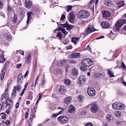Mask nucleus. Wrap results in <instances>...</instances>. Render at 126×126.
<instances>
[{
    "mask_svg": "<svg viewBox=\"0 0 126 126\" xmlns=\"http://www.w3.org/2000/svg\"><path fill=\"white\" fill-rule=\"evenodd\" d=\"M86 65L83 64L81 65L80 67V69L82 71H85L87 70Z\"/></svg>",
    "mask_w": 126,
    "mask_h": 126,
    "instance_id": "35",
    "label": "nucleus"
},
{
    "mask_svg": "<svg viewBox=\"0 0 126 126\" xmlns=\"http://www.w3.org/2000/svg\"><path fill=\"white\" fill-rule=\"evenodd\" d=\"M33 15V14L31 12H29L27 14L28 18L27 21V24H28L29 21L32 18V16Z\"/></svg>",
    "mask_w": 126,
    "mask_h": 126,
    "instance_id": "27",
    "label": "nucleus"
},
{
    "mask_svg": "<svg viewBox=\"0 0 126 126\" xmlns=\"http://www.w3.org/2000/svg\"><path fill=\"white\" fill-rule=\"evenodd\" d=\"M20 84H18L16 87V89L17 91H19L21 90V86Z\"/></svg>",
    "mask_w": 126,
    "mask_h": 126,
    "instance_id": "51",
    "label": "nucleus"
},
{
    "mask_svg": "<svg viewBox=\"0 0 126 126\" xmlns=\"http://www.w3.org/2000/svg\"><path fill=\"white\" fill-rule=\"evenodd\" d=\"M6 102L7 106L8 105L9 106L10 108V107L12 106L13 105V102L10 99H8L6 100ZM9 107L8 108V109H9Z\"/></svg>",
    "mask_w": 126,
    "mask_h": 126,
    "instance_id": "24",
    "label": "nucleus"
},
{
    "mask_svg": "<svg viewBox=\"0 0 126 126\" xmlns=\"http://www.w3.org/2000/svg\"><path fill=\"white\" fill-rule=\"evenodd\" d=\"M118 103L115 102L112 104V106L113 109L118 110Z\"/></svg>",
    "mask_w": 126,
    "mask_h": 126,
    "instance_id": "36",
    "label": "nucleus"
},
{
    "mask_svg": "<svg viewBox=\"0 0 126 126\" xmlns=\"http://www.w3.org/2000/svg\"><path fill=\"white\" fill-rule=\"evenodd\" d=\"M23 79V77L21 73H20L18 76L17 81V84H20L22 83Z\"/></svg>",
    "mask_w": 126,
    "mask_h": 126,
    "instance_id": "15",
    "label": "nucleus"
},
{
    "mask_svg": "<svg viewBox=\"0 0 126 126\" xmlns=\"http://www.w3.org/2000/svg\"><path fill=\"white\" fill-rule=\"evenodd\" d=\"M103 17L106 18L110 16L111 15V14L108 11H103L102 12Z\"/></svg>",
    "mask_w": 126,
    "mask_h": 126,
    "instance_id": "11",
    "label": "nucleus"
},
{
    "mask_svg": "<svg viewBox=\"0 0 126 126\" xmlns=\"http://www.w3.org/2000/svg\"><path fill=\"white\" fill-rule=\"evenodd\" d=\"M20 11V16L22 17L25 14V12L22 9H20L19 10Z\"/></svg>",
    "mask_w": 126,
    "mask_h": 126,
    "instance_id": "43",
    "label": "nucleus"
},
{
    "mask_svg": "<svg viewBox=\"0 0 126 126\" xmlns=\"http://www.w3.org/2000/svg\"><path fill=\"white\" fill-rule=\"evenodd\" d=\"M86 78L84 76L81 75L79 78V81L80 84H84L85 83Z\"/></svg>",
    "mask_w": 126,
    "mask_h": 126,
    "instance_id": "14",
    "label": "nucleus"
},
{
    "mask_svg": "<svg viewBox=\"0 0 126 126\" xmlns=\"http://www.w3.org/2000/svg\"><path fill=\"white\" fill-rule=\"evenodd\" d=\"M58 120L63 123H65L68 122V118L65 116H61L58 117Z\"/></svg>",
    "mask_w": 126,
    "mask_h": 126,
    "instance_id": "6",
    "label": "nucleus"
},
{
    "mask_svg": "<svg viewBox=\"0 0 126 126\" xmlns=\"http://www.w3.org/2000/svg\"><path fill=\"white\" fill-rule=\"evenodd\" d=\"M5 123L7 125H9L10 124V122L9 120H7L5 122Z\"/></svg>",
    "mask_w": 126,
    "mask_h": 126,
    "instance_id": "60",
    "label": "nucleus"
},
{
    "mask_svg": "<svg viewBox=\"0 0 126 126\" xmlns=\"http://www.w3.org/2000/svg\"><path fill=\"white\" fill-rule=\"evenodd\" d=\"M44 74L43 77H42L41 80L42 82L41 83V84L42 85H43L44 84V83L45 82V77H44Z\"/></svg>",
    "mask_w": 126,
    "mask_h": 126,
    "instance_id": "48",
    "label": "nucleus"
},
{
    "mask_svg": "<svg viewBox=\"0 0 126 126\" xmlns=\"http://www.w3.org/2000/svg\"><path fill=\"white\" fill-rule=\"evenodd\" d=\"M8 95L7 94L3 93L1 95V100H5L7 99H8Z\"/></svg>",
    "mask_w": 126,
    "mask_h": 126,
    "instance_id": "21",
    "label": "nucleus"
},
{
    "mask_svg": "<svg viewBox=\"0 0 126 126\" xmlns=\"http://www.w3.org/2000/svg\"><path fill=\"white\" fill-rule=\"evenodd\" d=\"M65 18V16L64 14H62V16L61 18V20L63 21Z\"/></svg>",
    "mask_w": 126,
    "mask_h": 126,
    "instance_id": "55",
    "label": "nucleus"
},
{
    "mask_svg": "<svg viewBox=\"0 0 126 126\" xmlns=\"http://www.w3.org/2000/svg\"><path fill=\"white\" fill-rule=\"evenodd\" d=\"M103 126H108V124L107 122L105 121H103L102 123Z\"/></svg>",
    "mask_w": 126,
    "mask_h": 126,
    "instance_id": "49",
    "label": "nucleus"
},
{
    "mask_svg": "<svg viewBox=\"0 0 126 126\" xmlns=\"http://www.w3.org/2000/svg\"><path fill=\"white\" fill-rule=\"evenodd\" d=\"M59 91L60 93L63 94L66 92V90L65 86H61L59 88Z\"/></svg>",
    "mask_w": 126,
    "mask_h": 126,
    "instance_id": "17",
    "label": "nucleus"
},
{
    "mask_svg": "<svg viewBox=\"0 0 126 126\" xmlns=\"http://www.w3.org/2000/svg\"><path fill=\"white\" fill-rule=\"evenodd\" d=\"M4 75L5 73H3L1 76L0 79L1 80H2L3 79Z\"/></svg>",
    "mask_w": 126,
    "mask_h": 126,
    "instance_id": "58",
    "label": "nucleus"
},
{
    "mask_svg": "<svg viewBox=\"0 0 126 126\" xmlns=\"http://www.w3.org/2000/svg\"><path fill=\"white\" fill-rule=\"evenodd\" d=\"M56 72L58 74H61V69H58L56 70Z\"/></svg>",
    "mask_w": 126,
    "mask_h": 126,
    "instance_id": "54",
    "label": "nucleus"
},
{
    "mask_svg": "<svg viewBox=\"0 0 126 126\" xmlns=\"http://www.w3.org/2000/svg\"><path fill=\"white\" fill-rule=\"evenodd\" d=\"M75 108L72 105L70 106L68 109V111L71 113H73L75 111Z\"/></svg>",
    "mask_w": 126,
    "mask_h": 126,
    "instance_id": "19",
    "label": "nucleus"
},
{
    "mask_svg": "<svg viewBox=\"0 0 126 126\" xmlns=\"http://www.w3.org/2000/svg\"><path fill=\"white\" fill-rule=\"evenodd\" d=\"M91 111L93 113H95L99 110L98 106V105L94 103L92 104L91 107L90 108Z\"/></svg>",
    "mask_w": 126,
    "mask_h": 126,
    "instance_id": "5",
    "label": "nucleus"
},
{
    "mask_svg": "<svg viewBox=\"0 0 126 126\" xmlns=\"http://www.w3.org/2000/svg\"><path fill=\"white\" fill-rule=\"evenodd\" d=\"M16 87L15 86H14V89L13 90L12 93L11 94V96L12 97H14L16 94Z\"/></svg>",
    "mask_w": 126,
    "mask_h": 126,
    "instance_id": "32",
    "label": "nucleus"
},
{
    "mask_svg": "<svg viewBox=\"0 0 126 126\" xmlns=\"http://www.w3.org/2000/svg\"><path fill=\"white\" fill-rule=\"evenodd\" d=\"M8 63V62H6L4 64L3 68H2L1 69V71L2 72L3 71H4L5 69H6V66H7L6 63Z\"/></svg>",
    "mask_w": 126,
    "mask_h": 126,
    "instance_id": "50",
    "label": "nucleus"
},
{
    "mask_svg": "<svg viewBox=\"0 0 126 126\" xmlns=\"http://www.w3.org/2000/svg\"><path fill=\"white\" fill-rule=\"evenodd\" d=\"M94 0H91V1L88 3V5L90 6L91 4H92L94 3Z\"/></svg>",
    "mask_w": 126,
    "mask_h": 126,
    "instance_id": "56",
    "label": "nucleus"
},
{
    "mask_svg": "<svg viewBox=\"0 0 126 126\" xmlns=\"http://www.w3.org/2000/svg\"><path fill=\"white\" fill-rule=\"evenodd\" d=\"M14 17L12 18V21L14 23H15L17 21V18L16 17L17 16V15L15 14V13H14Z\"/></svg>",
    "mask_w": 126,
    "mask_h": 126,
    "instance_id": "38",
    "label": "nucleus"
},
{
    "mask_svg": "<svg viewBox=\"0 0 126 126\" xmlns=\"http://www.w3.org/2000/svg\"><path fill=\"white\" fill-rule=\"evenodd\" d=\"M114 114L116 117H119L121 116V113L120 111H116L114 112Z\"/></svg>",
    "mask_w": 126,
    "mask_h": 126,
    "instance_id": "34",
    "label": "nucleus"
},
{
    "mask_svg": "<svg viewBox=\"0 0 126 126\" xmlns=\"http://www.w3.org/2000/svg\"><path fill=\"white\" fill-rule=\"evenodd\" d=\"M95 30L96 29L94 28L93 25H90L88 27L86 32H85V35L87 36L92 32L95 31Z\"/></svg>",
    "mask_w": 126,
    "mask_h": 126,
    "instance_id": "4",
    "label": "nucleus"
},
{
    "mask_svg": "<svg viewBox=\"0 0 126 126\" xmlns=\"http://www.w3.org/2000/svg\"><path fill=\"white\" fill-rule=\"evenodd\" d=\"M94 77L95 78H103L104 77V75L101 73H96L94 74Z\"/></svg>",
    "mask_w": 126,
    "mask_h": 126,
    "instance_id": "26",
    "label": "nucleus"
},
{
    "mask_svg": "<svg viewBox=\"0 0 126 126\" xmlns=\"http://www.w3.org/2000/svg\"><path fill=\"white\" fill-rule=\"evenodd\" d=\"M82 98L83 97L81 95H79V97L78 98V100L79 101H81L82 100Z\"/></svg>",
    "mask_w": 126,
    "mask_h": 126,
    "instance_id": "57",
    "label": "nucleus"
},
{
    "mask_svg": "<svg viewBox=\"0 0 126 126\" xmlns=\"http://www.w3.org/2000/svg\"><path fill=\"white\" fill-rule=\"evenodd\" d=\"M121 66V67L124 69L126 68V66L123 63H122Z\"/></svg>",
    "mask_w": 126,
    "mask_h": 126,
    "instance_id": "53",
    "label": "nucleus"
},
{
    "mask_svg": "<svg viewBox=\"0 0 126 126\" xmlns=\"http://www.w3.org/2000/svg\"><path fill=\"white\" fill-rule=\"evenodd\" d=\"M67 21L65 23L60 24V25L62 26V27H66V30L70 31L74 27V26L72 25H69L68 24H67Z\"/></svg>",
    "mask_w": 126,
    "mask_h": 126,
    "instance_id": "8",
    "label": "nucleus"
},
{
    "mask_svg": "<svg viewBox=\"0 0 126 126\" xmlns=\"http://www.w3.org/2000/svg\"><path fill=\"white\" fill-rule=\"evenodd\" d=\"M71 99L70 97H68L66 98L64 100V102L66 104L68 105L71 102Z\"/></svg>",
    "mask_w": 126,
    "mask_h": 126,
    "instance_id": "22",
    "label": "nucleus"
},
{
    "mask_svg": "<svg viewBox=\"0 0 126 126\" xmlns=\"http://www.w3.org/2000/svg\"><path fill=\"white\" fill-rule=\"evenodd\" d=\"M101 25L104 29H106L109 27L110 24L107 21H102L101 24Z\"/></svg>",
    "mask_w": 126,
    "mask_h": 126,
    "instance_id": "13",
    "label": "nucleus"
},
{
    "mask_svg": "<svg viewBox=\"0 0 126 126\" xmlns=\"http://www.w3.org/2000/svg\"><path fill=\"white\" fill-rule=\"evenodd\" d=\"M5 59L4 58L3 56V54L2 53L0 55V63H1L5 61Z\"/></svg>",
    "mask_w": 126,
    "mask_h": 126,
    "instance_id": "37",
    "label": "nucleus"
},
{
    "mask_svg": "<svg viewBox=\"0 0 126 126\" xmlns=\"http://www.w3.org/2000/svg\"><path fill=\"white\" fill-rule=\"evenodd\" d=\"M72 41L75 44H77L79 41V38L78 37H75L72 38Z\"/></svg>",
    "mask_w": 126,
    "mask_h": 126,
    "instance_id": "33",
    "label": "nucleus"
},
{
    "mask_svg": "<svg viewBox=\"0 0 126 126\" xmlns=\"http://www.w3.org/2000/svg\"><path fill=\"white\" fill-rule=\"evenodd\" d=\"M79 17L81 18H87L89 16V13L86 11L82 10L79 11Z\"/></svg>",
    "mask_w": 126,
    "mask_h": 126,
    "instance_id": "3",
    "label": "nucleus"
},
{
    "mask_svg": "<svg viewBox=\"0 0 126 126\" xmlns=\"http://www.w3.org/2000/svg\"><path fill=\"white\" fill-rule=\"evenodd\" d=\"M126 23V21L125 20L122 19L118 20L115 24V26L114 29V31L116 32H119L120 28Z\"/></svg>",
    "mask_w": 126,
    "mask_h": 126,
    "instance_id": "1",
    "label": "nucleus"
},
{
    "mask_svg": "<svg viewBox=\"0 0 126 126\" xmlns=\"http://www.w3.org/2000/svg\"><path fill=\"white\" fill-rule=\"evenodd\" d=\"M3 38L5 40L9 41L11 40V37L10 33L7 32L3 35Z\"/></svg>",
    "mask_w": 126,
    "mask_h": 126,
    "instance_id": "10",
    "label": "nucleus"
},
{
    "mask_svg": "<svg viewBox=\"0 0 126 126\" xmlns=\"http://www.w3.org/2000/svg\"><path fill=\"white\" fill-rule=\"evenodd\" d=\"M70 63H76V62L74 60H72L70 61Z\"/></svg>",
    "mask_w": 126,
    "mask_h": 126,
    "instance_id": "63",
    "label": "nucleus"
},
{
    "mask_svg": "<svg viewBox=\"0 0 126 126\" xmlns=\"http://www.w3.org/2000/svg\"><path fill=\"white\" fill-rule=\"evenodd\" d=\"M64 82L66 84L68 85H69L71 83L70 80L67 79H65L64 80Z\"/></svg>",
    "mask_w": 126,
    "mask_h": 126,
    "instance_id": "42",
    "label": "nucleus"
},
{
    "mask_svg": "<svg viewBox=\"0 0 126 126\" xmlns=\"http://www.w3.org/2000/svg\"><path fill=\"white\" fill-rule=\"evenodd\" d=\"M105 4L107 6L110 7L112 3L110 0H105Z\"/></svg>",
    "mask_w": 126,
    "mask_h": 126,
    "instance_id": "28",
    "label": "nucleus"
},
{
    "mask_svg": "<svg viewBox=\"0 0 126 126\" xmlns=\"http://www.w3.org/2000/svg\"><path fill=\"white\" fill-rule=\"evenodd\" d=\"M28 73L29 72L28 70H27L26 72L23 76L24 77V78H25L27 76L28 74Z\"/></svg>",
    "mask_w": 126,
    "mask_h": 126,
    "instance_id": "61",
    "label": "nucleus"
},
{
    "mask_svg": "<svg viewBox=\"0 0 126 126\" xmlns=\"http://www.w3.org/2000/svg\"><path fill=\"white\" fill-rule=\"evenodd\" d=\"M56 36L59 37L60 38V39H61L62 37V32H59L57 33Z\"/></svg>",
    "mask_w": 126,
    "mask_h": 126,
    "instance_id": "40",
    "label": "nucleus"
},
{
    "mask_svg": "<svg viewBox=\"0 0 126 126\" xmlns=\"http://www.w3.org/2000/svg\"><path fill=\"white\" fill-rule=\"evenodd\" d=\"M87 93L90 96H93L95 94V91L93 88L89 87L87 90Z\"/></svg>",
    "mask_w": 126,
    "mask_h": 126,
    "instance_id": "7",
    "label": "nucleus"
},
{
    "mask_svg": "<svg viewBox=\"0 0 126 126\" xmlns=\"http://www.w3.org/2000/svg\"><path fill=\"white\" fill-rule=\"evenodd\" d=\"M110 36L111 37L112 40L114 39L116 36V34L113 33L111 31L110 32Z\"/></svg>",
    "mask_w": 126,
    "mask_h": 126,
    "instance_id": "31",
    "label": "nucleus"
},
{
    "mask_svg": "<svg viewBox=\"0 0 126 126\" xmlns=\"http://www.w3.org/2000/svg\"><path fill=\"white\" fill-rule=\"evenodd\" d=\"M80 56L79 53H73L70 55V57L72 58H79Z\"/></svg>",
    "mask_w": 126,
    "mask_h": 126,
    "instance_id": "16",
    "label": "nucleus"
},
{
    "mask_svg": "<svg viewBox=\"0 0 126 126\" xmlns=\"http://www.w3.org/2000/svg\"><path fill=\"white\" fill-rule=\"evenodd\" d=\"M69 68V65H66L65 67V71L66 72H67L68 71V68Z\"/></svg>",
    "mask_w": 126,
    "mask_h": 126,
    "instance_id": "59",
    "label": "nucleus"
},
{
    "mask_svg": "<svg viewBox=\"0 0 126 126\" xmlns=\"http://www.w3.org/2000/svg\"><path fill=\"white\" fill-rule=\"evenodd\" d=\"M71 74L73 76H77L78 74V72L77 69L75 68H73Z\"/></svg>",
    "mask_w": 126,
    "mask_h": 126,
    "instance_id": "20",
    "label": "nucleus"
},
{
    "mask_svg": "<svg viewBox=\"0 0 126 126\" xmlns=\"http://www.w3.org/2000/svg\"><path fill=\"white\" fill-rule=\"evenodd\" d=\"M72 8L71 6H68L66 7V10L67 12H68Z\"/></svg>",
    "mask_w": 126,
    "mask_h": 126,
    "instance_id": "45",
    "label": "nucleus"
},
{
    "mask_svg": "<svg viewBox=\"0 0 126 126\" xmlns=\"http://www.w3.org/2000/svg\"><path fill=\"white\" fill-rule=\"evenodd\" d=\"M19 106V103H17L16 104V106H15L16 108V109Z\"/></svg>",
    "mask_w": 126,
    "mask_h": 126,
    "instance_id": "64",
    "label": "nucleus"
},
{
    "mask_svg": "<svg viewBox=\"0 0 126 126\" xmlns=\"http://www.w3.org/2000/svg\"><path fill=\"white\" fill-rule=\"evenodd\" d=\"M106 119L109 122H111L113 121L114 118L112 115L108 114L106 116Z\"/></svg>",
    "mask_w": 126,
    "mask_h": 126,
    "instance_id": "12",
    "label": "nucleus"
},
{
    "mask_svg": "<svg viewBox=\"0 0 126 126\" xmlns=\"http://www.w3.org/2000/svg\"><path fill=\"white\" fill-rule=\"evenodd\" d=\"M125 3L123 1H122L119 2L117 3V7L119 8H120L124 5Z\"/></svg>",
    "mask_w": 126,
    "mask_h": 126,
    "instance_id": "29",
    "label": "nucleus"
},
{
    "mask_svg": "<svg viewBox=\"0 0 126 126\" xmlns=\"http://www.w3.org/2000/svg\"><path fill=\"white\" fill-rule=\"evenodd\" d=\"M58 109H61L62 110L60 111L59 113H58V115H59L60 114H61L63 112V109L62 108H60V107H58Z\"/></svg>",
    "mask_w": 126,
    "mask_h": 126,
    "instance_id": "47",
    "label": "nucleus"
},
{
    "mask_svg": "<svg viewBox=\"0 0 126 126\" xmlns=\"http://www.w3.org/2000/svg\"><path fill=\"white\" fill-rule=\"evenodd\" d=\"M116 123L120 126H124L125 124V122H124L117 121L116 122Z\"/></svg>",
    "mask_w": 126,
    "mask_h": 126,
    "instance_id": "30",
    "label": "nucleus"
},
{
    "mask_svg": "<svg viewBox=\"0 0 126 126\" xmlns=\"http://www.w3.org/2000/svg\"><path fill=\"white\" fill-rule=\"evenodd\" d=\"M81 63L82 64L88 66H91L93 64V61L89 58H86L83 60L81 61Z\"/></svg>",
    "mask_w": 126,
    "mask_h": 126,
    "instance_id": "2",
    "label": "nucleus"
},
{
    "mask_svg": "<svg viewBox=\"0 0 126 126\" xmlns=\"http://www.w3.org/2000/svg\"><path fill=\"white\" fill-rule=\"evenodd\" d=\"M7 105L6 102H3L2 104V107L4 109H6L7 108Z\"/></svg>",
    "mask_w": 126,
    "mask_h": 126,
    "instance_id": "46",
    "label": "nucleus"
},
{
    "mask_svg": "<svg viewBox=\"0 0 126 126\" xmlns=\"http://www.w3.org/2000/svg\"><path fill=\"white\" fill-rule=\"evenodd\" d=\"M21 66V63H19L17 64L16 65V67L18 68H20Z\"/></svg>",
    "mask_w": 126,
    "mask_h": 126,
    "instance_id": "62",
    "label": "nucleus"
},
{
    "mask_svg": "<svg viewBox=\"0 0 126 126\" xmlns=\"http://www.w3.org/2000/svg\"><path fill=\"white\" fill-rule=\"evenodd\" d=\"M31 57V54L29 53L28 55L27 59V61L28 63L30 62Z\"/></svg>",
    "mask_w": 126,
    "mask_h": 126,
    "instance_id": "41",
    "label": "nucleus"
},
{
    "mask_svg": "<svg viewBox=\"0 0 126 126\" xmlns=\"http://www.w3.org/2000/svg\"><path fill=\"white\" fill-rule=\"evenodd\" d=\"M85 126H93V125L92 123L88 122L86 124Z\"/></svg>",
    "mask_w": 126,
    "mask_h": 126,
    "instance_id": "52",
    "label": "nucleus"
},
{
    "mask_svg": "<svg viewBox=\"0 0 126 126\" xmlns=\"http://www.w3.org/2000/svg\"><path fill=\"white\" fill-rule=\"evenodd\" d=\"M32 5V2L29 0H25V5L28 8H30Z\"/></svg>",
    "mask_w": 126,
    "mask_h": 126,
    "instance_id": "18",
    "label": "nucleus"
},
{
    "mask_svg": "<svg viewBox=\"0 0 126 126\" xmlns=\"http://www.w3.org/2000/svg\"><path fill=\"white\" fill-rule=\"evenodd\" d=\"M108 73L110 78L114 77V73H113L112 70H109L108 71Z\"/></svg>",
    "mask_w": 126,
    "mask_h": 126,
    "instance_id": "39",
    "label": "nucleus"
},
{
    "mask_svg": "<svg viewBox=\"0 0 126 126\" xmlns=\"http://www.w3.org/2000/svg\"><path fill=\"white\" fill-rule=\"evenodd\" d=\"M61 30L64 34L65 36L66 35L68 34V32L66 31L64 29L62 28Z\"/></svg>",
    "mask_w": 126,
    "mask_h": 126,
    "instance_id": "44",
    "label": "nucleus"
},
{
    "mask_svg": "<svg viewBox=\"0 0 126 126\" xmlns=\"http://www.w3.org/2000/svg\"><path fill=\"white\" fill-rule=\"evenodd\" d=\"M118 110H122L125 107L124 105L121 103H118Z\"/></svg>",
    "mask_w": 126,
    "mask_h": 126,
    "instance_id": "25",
    "label": "nucleus"
},
{
    "mask_svg": "<svg viewBox=\"0 0 126 126\" xmlns=\"http://www.w3.org/2000/svg\"><path fill=\"white\" fill-rule=\"evenodd\" d=\"M66 64V60H63L61 61L58 62V65L59 66H63Z\"/></svg>",
    "mask_w": 126,
    "mask_h": 126,
    "instance_id": "23",
    "label": "nucleus"
},
{
    "mask_svg": "<svg viewBox=\"0 0 126 126\" xmlns=\"http://www.w3.org/2000/svg\"><path fill=\"white\" fill-rule=\"evenodd\" d=\"M75 16L73 12H71L68 17L69 21L71 23H73L75 21Z\"/></svg>",
    "mask_w": 126,
    "mask_h": 126,
    "instance_id": "9",
    "label": "nucleus"
}]
</instances>
